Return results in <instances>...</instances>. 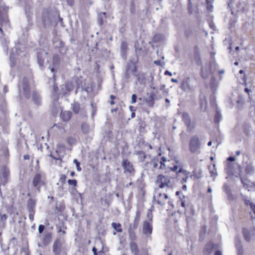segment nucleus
<instances>
[{
    "label": "nucleus",
    "mask_w": 255,
    "mask_h": 255,
    "mask_svg": "<svg viewBox=\"0 0 255 255\" xmlns=\"http://www.w3.org/2000/svg\"><path fill=\"white\" fill-rule=\"evenodd\" d=\"M134 230L133 229L132 226L129 227L128 233L130 242H135L136 239V236L134 231Z\"/></svg>",
    "instance_id": "20"
},
{
    "label": "nucleus",
    "mask_w": 255,
    "mask_h": 255,
    "mask_svg": "<svg viewBox=\"0 0 255 255\" xmlns=\"http://www.w3.org/2000/svg\"><path fill=\"white\" fill-rule=\"evenodd\" d=\"M211 72H212V71L210 68H209L207 71H206V69L204 70L203 68L201 69L202 77L204 79L207 78L208 76V73Z\"/></svg>",
    "instance_id": "32"
},
{
    "label": "nucleus",
    "mask_w": 255,
    "mask_h": 255,
    "mask_svg": "<svg viewBox=\"0 0 255 255\" xmlns=\"http://www.w3.org/2000/svg\"><path fill=\"white\" fill-rule=\"evenodd\" d=\"M128 44L126 42H122L121 45V49L122 54H125L127 50Z\"/></svg>",
    "instance_id": "33"
},
{
    "label": "nucleus",
    "mask_w": 255,
    "mask_h": 255,
    "mask_svg": "<svg viewBox=\"0 0 255 255\" xmlns=\"http://www.w3.org/2000/svg\"><path fill=\"white\" fill-rule=\"evenodd\" d=\"M122 166L125 170V172L130 173L133 170L132 164L127 159L123 160Z\"/></svg>",
    "instance_id": "14"
},
{
    "label": "nucleus",
    "mask_w": 255,
    "mask_h": 255,
    "mask_svg": "<svg viewBox=\"0 0 255 255\" xmlns=\"http://www.w3.org/2000/svg\"><path fill=\"white\" fill-rule=\"evenodd\" d=\"M147 217L149 219V220L151 222L152 219V214L151 213V211L149 209L147 213Z\"/></svg>",
    "instance_id": "50"
},
{
    "label": "nucleus",
    "mask_w": 255,
    "mask_h": 255,
    "mask_svg": "<svg viewBox=\"0 0 255 255\" xmlns=\"http://www.w3.org/2000/svg\"><path fill=\"white\" fill-rule=\"evenodd\" d=\"M126 70L127 72H130L131 73H134L136 70V66L133 64H127V66L126 67Z\"/></svg>",
    "instance_id": "28"
},
{
    "label": "nucleus",
    "mask_w": 255,
    "mask_h": 255,
    "mask_svg": "<svg viewBox=\"0 0 255 255\" xmlns=\"http://www.w3.org/2000/svg\"><path fill=\"white\" fill-rule=\"evenodd\" d=\"M189 148L190 151L193 153H199L200 152V144L197 136L194 135L191 137L189 144Z\"/></svg>",
    "instance_id": "4"
},
{
    "label": "nucleus",
    "mask_w": 255,
    "mask_h": 255,
    "mask_svg": "<svg viewBox=\"0 0 255 255\" xmlns=\"http://www.w3.org/2000/svg\"><path fill=\"white\" fill-rule=\"evenodd\" d=\"M227 160L230 161H234L235 160V157L233 156H229L227 158Z\"/></svg>",
    "instance_id": "60"
},
{
    "label": "nucleus",
    "mask_w": 255,
    "mask_h": 255,
    "mask_svg": "<svg viewBox=\"0 0 255 255\" xmlns=\"http://www.w3.org/2000/svg\"><path fill=\"white\" fill-rule=\"evenodd\" d=\"M45 226L43 225H40L38 227V232L41 234L44 230Z\"/></svg>",
    "instance_id": "51"
},
{
    "label": "nucleus",
    "mask_w": 255,
    "mask_h": 255,
    "mask_svg": "<svg viewBox=\"0 0 255 255\" xmlns=\"http://www.w3.org/2000/svg\"><path fill=\"white\" fill-rule=\"evenodd\" d=\"M42 245L44 247L47 246L51 242L52 235L51 233L45 232L43 236L39 235Z\"/></svg>",
    "instance_id": "8"
},
{
    "label": "nucleus",
    "mask_w": 255,
    "mask_h": 255,
    "mask_svg": "<svg viewBox=\"0 0 255 255\" xmlns=\"http://www.w3.org/2000/svg\"><path fill=\"white\" fill-rule=\"evenodd\" d=\"M243 199L244 201H245V203L246 205L250 208L251 210L253 212V213L255 214V205L253 203V202L248 198V197L246 196H244L243 197Z\"/></svg>",
    "instance_id": "15"
},
{
    "label": "nucleus",
    "mask_w": 255,
    "mask_h": 255,
    "mask_svg": "<svg viewBox=\"0 0 255 255\" xmlns=\"http://www.w3.org/2000/svg\"><path fill=\"white\" fill-rule=\"evenodd\" d=\"M47 52L43 50L37 53V62L39 67L41 69L44 67V60L47 57Z\"/></svg>",
    "instance_id": "10"
},
{
    "label": "nucleus",
    "mask_w": 255,
    "mask_h": 255,
    "mask_svg": "<svg viewBox=\"0 0 255 255\" xmlns=\"http://www.w3.org/2000/svg\"><path fill=\"white\" fill-rule=\"evenodd\" d=\"M66 180V176L64 174H61L59 181L61 182L62 184H64L65 183Z\"/></svg>",
    "instance_id": "48"
},
{
    "label": "nucleus",
    "mask_w": 255,
    "mask_h": 255,
    "mask_svg": "<svg viewBox=\"0 0 255 255\" xmlns=\"http://www.w3.org/2000/svg\"><path fill=\"white\" fill-rule=\"evenodd\" d=\"M250 114L252 117L255 116V104L254 102H253L250 107Z\"/></svg>",
    "instance_id": "37"
},
{
    "label": "nucleus",
    "mask_w": 255,
    "mask_h": 255,
    "mask_svg": "<svg viewBox=\"0 0 255 255\" xmlns=\"http://www.w3.org/2000/svg\"><path fill=\"white\" fill-rule=\"evenodd\" d=\"M137 99V96L135 94H132L131 96V100L130 101V103L131 104H134L136 102Z\"/></svg>",
    "instance_id": "52"
},
{
    "label": "nucleus",
    "mask_w": 255,
    "mask_h": 255,
    "mask_svg": "<svg viewBox=\"0 0 255 255\" xmlns=\"http://www.w3.org/2000/svg\"><path fill=\"white\" fill-rule=\"evenodd\" d=\"M72 113L69 111H64L61 112L60 116L64 122L68 121L71 118Z\"/></svg>",
    "instance_id": "19"
},
{
    "label": "nucleus",
    "mask_w": 255,
    "mask_h": 255,
    "mask_svg": "<svg viewBox=\"0 0 255 255\" xmlns=\"http://www.w3.org/2000/svg\"><path fill=\"white\" fill-rule=\"evenodd\" d=\"M245 171L247 175H251L255 172V167L252 162L248 163L245 167Z\"/></svg>",
    "instance_id": "17"
},
{
    "label": "nucleus",
    "mask_w": 255,
    "mask_h": 255,
    "mask_svg": "<svg viewBox=\"0 0 255 255\" xmlns=\"http://www.w3.org/2000/svg\"><path fill=\"white\" fill-rule=\"evenodd\" d=\"M135 51L136 54V56H139L141 54V51H142V49L141 47H138L136 46V45H135Z\"/></svg>",
    "instance_id": "42"
},
{
    "label": "nucleus",
    "mask_w": 255,
    "mask_h": 255,
    "mask_svg": "<svg viewBox=\"0 0 255 255\" xmlns=\"http://www.w3.org/2000/svg\"><path fill=\"white\" fill-rule=\"evenodd\" d=\"M67 3L70 6H72L74 3V0H66Z\"/></svg>",
    "instance_id": "59"
},
{
    "label": "nucleus",
    "mask_w": 255,
    "mask_h": 255,
    "mask_svg": "<svg viewBox=\"0 0 255 255\" xmlns=\"http://www.w3.org/2000/svg\"><path fill=\"white\" fill-rule=\"evenodd\" d=\"M255 232V231L253 229L244 228L243 229V235L245 240L247 242H250L251 239L254 237Z\"/></svg>",
    "instance_id": "11"
},
{
    "label": "nucleus",
    "mask_w": 255,
    "mask_h": 255,
    "mask_svg": "<svg viewBox=\"0 0 255 255\" xmlns=\"http://www.w3.org/2000/svg\"><path fill=\"white\" fill-rule=\"evenodd\" d=\"M166 157H162L161 158V159L159 161L160 164V168H161V169L163 168V166H164V165H165L164 162H166Z\"/></svg>",
    "instance_id": "45"
},
{
    "label": "nucleus",
    "mask_w": 255,
    "mask_h": 255,
    "mask_svg": "<svg viewBox=\"0 0 255 255\" xmlns=\"http://www.w3.org/2000/svg\"><path fill=\"white\" fill-rule=\"evenodd\" d=\"M182 119L185 124L187 126L188 128H189V126L191 124V121L190 119L189 115L187 113H184L182 115Z\"/></svg>",
    "instance_id": "23"
},
{
    "label": "nucleus",
    "mask_w": 255,
    "mask_h": 255,
    "mask_svg": "<svg viewBox=\"0 0 255 255\" xmlns=\"http://www.w3.org/2000/svg\"><path fill=\"white\" fill-rule=\"evenodd\" d=\"M73 162L76 164L77 170L78 171H80L81 170V168L80 166V162L77 160V159H74Z\"/></svg>",
    "instance_id": "47"
},
{
    "label": "nucleus",
    "mask_w": 255,
    "mask_h": 255,
    "mask_svg": "<svg viewBox=\"0 0 255 255\" xmlns=\"http://www.w3.org/2000/svg\"><path fill=\"white\" fill-rule=\"evenodd\" d=\"M92 251H93L94 255H98V254L97 253V249L95 247L93 248Z\"/></svg>",
    "instance_id": "62"
},
{
    "label": "nucleus",
    "mask_w": 255,
    "mask_h": 255,
    "mask_svg": "<svg viewBox=\"0 0 255 255\" xmlns=\"http://www.w3.org/2000/svg\"><path fill=\"white\" fill-rule=\"evenodd\" d=\"M152 231V227L151 223L149 222L145 221L142 225V233L146 236L151 235Z\"/></svg>",
    "instance_id": "9"
},
{
    "label": "nucleus",
    "mask_w": 255,
    "mask_h": 255,
    "mask_svg": "<svg viewBox=\"0 0 255 255\" xmlns=\"http://www.w3.org/2000/svg\"><path fill=\"white\" fill-rule=\"evenodd\" d=\"M112 226L118 232L121 233L122 232V229L121 228V224H120V223L117 224L116 223H112Z\"/></svg>",
    "instance_id": "30"
},
{
    "label": "nucleus",
    "mask_w": 255,
    "mask_h": 255,
    "mask_svg": "<svg viewBox=\"0 0 255 255\" xmlns=\"http://www.w3.org/2000/svg\"><path fill=\"white\" fill-rule=\"evenodd\" d=\"M7 219V216L5 214H3L1 216V221H5Z\"/></svg>",
    "instance_id": "57"
},
{
    "label": "nucleus",
    "mask_w": 255,
    "mask_h": 255,
    "mask_svg": "<svg viewBox=\"0 0 255 255\" xmlns=\"http://www.w3.org/2000/svg\"><path fill=\"white\" fill-rule=\"evenodd\" d=\"M64 87L68 92L71 91L73 89V86L71 82L66 83Z\"/></svg>",
    "instance_id": "36"
},
{
    "label": "nucleus",
    "mask_w": 255,
    "mask_h": 255,
    "mask_svg": "<svg viewBox=\"0 0 255 255\" xmlns=\"http://www.w3.org/2000/svg\"><path fill=\"white\" fill-rule=\"evenodd\" d=\"M81 128H82V130L84 134L88 133L92 130V128L86 123H83L82 125Z\"/></svg>",
    "instance_id": "25"
},
{
    "label": "nucleus",
    "mask_w": 255,
    "mask_h": 255,
    "mask_svg": "<svg viewBox=\"0 0 255 255\" xmlns=\"http://www.w3.org/2000/svg\"><path fill=\"white\" fill-rule=\"evenodd\" d=\"M191 33H192V31L190 30H187L185 31V36L187 37V38H189L191 34Z\"/></svg>",
    "instance_id": "55"
},
{
    "label": "nucleus",
    "mask_w": 255,
    "mask_h": 255,
    "mask_svg": "<svg viewBox=\"0 0 255 255\" xmlns=\"http://www.w3.org/2000/svg\"><path fill=\"white\" fill-rule=\"evenodd\" d=\"M140 218V212L139 210H137L135 212V216L134 219L133 224H130L129 226H132L133 229H136L139 225Z\"/></svg>",
    "instance_id": "16"
},
{
    "label": "nucleus",
    "mask_w": 255,
    "mask_h": 255,
    "mask_svg": "<svg viewBox=\"0 0 255 255\" xmlns=\"http://www.w3.org/2000/svg\"><path fill=\"white\" fill-rule=\"evenodd\" d=\"M210 173L211 174V176L215 179V177L217 175V172L216 169H214L213 170H210Z\"/></svg>",
    "instance_id": "46"
},
{
    "label": "nucleus",
    "mask_w": 255,
    "mask_h": 255,
    "mask_svg": "<svg viewBox=\"0 0 255 255\" xmlns=\"http://www.w3.org/2000/svg\"><path fill=\"white\" fill-rule=\"evenodd\" d=\"M181 88L183 89L184 91L190 90V86L189 85L187 80L183 81L181 86Z\"/></svg>",
    "instance_id": "29"
},
{
    "label": "nucleus",
    "mask_w": 255,
    "mask_h": 255,
    "mask_svg": "<svg viewBox=\"0 0 255 255\" xmlns=\"http://www.w3.org/2000/svg\"><path fill=\"white\" fill-rule=\"evenodd\" d=\"M80 110V105L78 104H74L73 106V111L76 113L78 114Z\"/></svg>",
    "instance_id": "40"
},
{
    "label": "nucleus",
    "mask_w": 255,
    "mask_h": 255,
    "mask_svg": "<svg viewBox=\"0 0 255 255\" xmlns=\"http://www.w3.org/2000/svg\"><path fill=\"white\" fill-rule=\"evenodd\" d=\"M237 103L239 108H242L245 104V101L242 98H239Z\"/></svg>",
    "instance_id": "39"
},
{
    "label": "nucleus",
    "mask_w": 255,
    "mask_h": 255,
    "mask_svg": "<svg viewBox=\"0 0 255 255\" xmlns=\"http://www.w3.org/2000/svg\"><path fill=\"white\" fill-rule=\"evenodd\" d=\"M35 212H29V219L30 220V221L32 222L34 220V216Z\"/></svg>",
    "instance_id": "53"
},
{
    "label": "nucleus",
    "mask_w": 255,
    "mask_h": 255,
    "mask_svg": "<svg viewBox=\"0 0 255 255\" xmlns=\"http://www.w3.org/2000/svg\"><path fill=\"white\" fill-rule=\"evenodd\" d=\"M215 255H222V254L220 251L218 250L215 253Z\"/></svg>",
    "instance_id": "64"
},
{
    "label": "nucleus",
    "mask_w": 255,
    "mask_h": 255,
    "mask_svg": "<svg viewBox=\"0 0 255 255\" xmlns=\"http://www.w3.org/2000/svg\"><path fill=\"white\" fill-rule=\"evenodd\" d=\"M130 249L132 253H134L135 255L138 254V248L137 244L135 242H130Z\"/></svg>",
    "instance_id": "22"
},
{
    "label": "nucleus",
    "mask_w": 255,
    "mask_h": 255,
    "mask_svg": "<svg viewBox=\"0 0 255 255\" xmlns=\"http://www.w3.org/2000/svg\"><path fill=\"white\" fill-rule=\"evenodd\" d=\"M196 62L197 63L199 64V65H201V57H200V56L199 54H198L196 56Z\"/></svg>",
    "instance_id": "54"
},
{
    "label": "nucleus",
    "mask_w": 255,
    "mask_h": 255,
    "mask_svg": "<svg viewBox=\"0 0 255 255\" xmlns=\"http://www.w3.org/2000/svg\"><path fill=\"white\" fill-rule=\"evenodd\" d=\"M9 174V169L5 166H2L0 170V185H4L6 183Z\"/></svg>",
    "instance_id": "7"
},
{
    "label": "nucleus",
    "mask_w": 255,
    "mask_h": 255,
    "mask_svg": "<svg viewBox=\"0 0 255 255\" xmlns=\"http://www.w3.org/2000/svg\"><path fill=\"white\" fill-rule=\"evenodd\" d=\"M36 200L30 198L27 202L26 208L28 212H35Z\"/></svg>",
    "instance_id": "13"
},
{
    "label": "nucleus",
    "mask_w": 255,
    "mask_h": 255,
    "mask_svg": "<svg viewBox=\"0 0 255 255\" xmlns=\"http://www.w3.org/2000/svg\"><path fill=\"white\" fill-rule=\"evenodd\" d=\"M235 245L238 255H243L244 251L241 244V241L237 238H236V240L235 241Z\"/></svg>",
    "instance_id": "18"
},
{
    "label": "nucleus",
    "mask_w": 255,
    "mask_h": 255,
    "mask_svg": "<svg viewBox=\"0 0 255 255\" xmlns=\"http://www.w3.org/2000/svg\"><path fill=\"white\" fill-rule=\"evenodd\" d=\"M221 120L222 115L219 111H217L214 117V122L216 123H219Z\"/></svg>",
    "instance_id": "31"
},
{
    "label": "nucleus",
    "mask_w": 255,
    "mask_h": 255,
    "mask_svg": "<svg viewBox=\"0 0 255 255\" xmlns=\"http://www.w3.org/2000/svg\"><path fill=\"white\" fill-rule=\"evenodd\" d=\"M214 0H206L207 4V9L209 11H212L213 9L212 3Z\"/></svg>",
    "instance_id": "35"
},
{
    "label": "nucleus",
    "mask_w": 255,
    "mask_h": 255,
    "mask_svg": "<svg viewBox=\"0 0 255 255\" xmlns=\"http://www.w3.org/2000/svg\"><path fill=\"white\" fill-rule=\"evenodd\" d=\"M58 12L55 7L45 8L43 11L42 20L45 26L57 24V17Z\"/></svg>",
    "instance_id": "1"
},
{
    "label": "nucleus",
    "mask_w": 255,
    "mask_h": 255,
    "mask_svg": "<svg viewBox=\"0 0 255 255\" xmlns=\"http://www.w3.org/2000/svg\"><path fill=\"white\" fill-rule=\"evenodd\" d=\"M65 242L64 240L57 239L52 245V252L54 255H60L64 250Z\"/></svg>",
    "instance_id": "5"
},
{
    "label": "nucleus",
    "mask_w": 255,
    "mask_h": 255,
    "mask_svg": "<svg viewBox=\"0 0 255 255\" xmlns=\"http://www.w3.org/2000/svg\"><path fill=\"white\" fill-rule=\"evenodd\" d=\"M161 36L160 34H156L153 37V40L155 42H158L160 40Z\"/></svg>",
    "instance_id": "49"
},
{
    "label": "nucleus",
    "mask_w": 255,
    "mask_h": 255,
    "mask_svg": "<svg viewBox=\"0 0 255 255\" xmlns=\"http://www.w3.org/2000/svg\"><path fill=\"white\" fill-rule=\"evenodd\" d=\"M10 66L11 67L13 66L15 64V57L13 55V53L10 54Z\"/></svg>",
    "instance_id": "43"
},
{
    "label": "nucleus",
    "mask_w": 255,
    "mask_h": 255,
    "mask_svg": "<svg viewBox=\"0 0 255 255\" xmlns=\"http://www.w3.org/2000/svg\"><path fill=\"white\" fill-rule=\"evenodd\" d=\"M156 185L160 188H164L165 187L171 188L172 184L169 178L162 175H159L156 177Z\"/></svg>",
    "instance_id": "2"
},
{
    "label": "nucleus",
    "mask_w": 255,
    "mask_h": 255,
    "mask_svg": "<svg viewBox=\"0 0 255 255\" xmlns=\"http://www.w3.org/2000/svg\"><path fill=\"white\" fill-rule=\"evenodd\" d=\"M164 74L165 75H169V76H172V74L171 72H170V71H168V70H166L165 72H164Z\"/></svg>",
    "instance_id": "61"
},
{
    "label": "nucleus",
    "mask_w": 255,
    "mask_h": 255,
    "mask_svg": "<svg viewBox=\"0 0 255 255\" xmlns=\"http://www.w3.org/2000/svg\"><path fill=\"white\" fill-rule=\"evenodd\" d=\"M19 92L20 95L23 94L24 97L28 99L30 97V88L28 84V80L26 78L24 77L21 83L18 86Z\"/></svg>",
    "instance_id": "3"
},
{
    "label": "nucleus",
    "mask_w": 255,
    "mask_h": 255,
    "mask_svg": "<svg viewBox=\"0 0 255 255\" xmlns=\"http://www.w3.org/2000/svg\"><path fill=\"white\" fill-rule=\"evenodd\" d=\"M180 201H181V205L182 206V207H184V208H185L186 207V203H185V201L183 199V198H181V197H180Z\"/></svg>",
    "instance_id": "56"
},
{
    "label": "nucleus",
    "mask_w": 255,
    "mask_h": 255,
    "mask_svg": "<svg viewBox=\"0 0 255 255\" xmlns=\"http://www.w3.org/2000/svg\"><path fill=\"white\" fill-rule=\"evenodd\" d=\"M156 202L157 204H158L159 205H163L165 204V202L164 201L163 194L162 193H160L158 194V195L157 197L156 200Z\"/></svg>",
    "instance_id": "27"
},
{
    "label": "nucleus",
    "mask_w": 255,
    "mask_h": 255,
    "mask_svg": "<svg viewBox=\"0 0 255 255\" xmlns=\"http://www.w3.org/2000/svg\"><path fill=\"white\" fill-rule=\"evenodd\" d=\"M32 99L35 103V104L37 105H40L41 103V98L39 95L33 92L32 94Z\"/></svg>",
    "instance_id": "26"
},
{
    "label": "nucleus",
    "mask_w": 255,
    "mask_h": 255,
    "mask_svg": "<svg viewBox=\"0 0 255 255\" xmlns=\"http://www.w3.org/2000/svg\"><path fill=\"white\" fill-rule=\"evenodd\" d=\"M154 97L155 94L152 92L150 94L149 97L146 99V103L148 106L150 107L153 106L154 104Z\"/></svg>",
    "instance_id": "21"
},
{
    "label": "nucleus",
    "mask_w": 255,
    "mask_h": 255,
    "mask_svg": "<svg viewBox=\"0 0 255 255\" xmlns=\"http://www.w3.org/2000/svg\"><path fill=\"white\" fill-rule=\"evenodd\" d=\"M59 61L60 59L59 56L57 54L54 55L52 59L53 66L52 67H49L51 72L52 73H54L56 71V69L58 68Z\"/></svg>",
    "instance_id": "12"
},
{
    "label": "nucleus",
    "mask_w": 255,
    "mask_h": 255,
    "mask_svg": "<svg viewBox=\"0 0 255 255\" xmlns=\"http://www.w3.org/2000/svg\"><path fill=\"white\" fill-rule=\"evenodd\" d=\"M106 12L101 13L99 15V22L100 24H103V17L106 18Z\"/></svg>",
    "instance_id": "41"
},
{
    "label": "nucleus",
    "mask_w": 255,
    "mask_h": 255,
    "mask_svg": "<svg viewBox=\"0 0 255 255\" xmlns=\"http://www.w3.org/2000/svg\"><path fill=\"white\" fill-rule=\"evenodd\" d=\"M68 183L69 185H73L75 187L77 186V181L76 179H69Z\"/></svg>",
    "instance_id": "44"
},
{
    "label": "nucleus",
    "mask_w": 255,
    "mask_h": 255,
    "mask_svg": "<svg viewBox=\"0 0 255 255\" xmlns=\"http://www.w3.org/2000/svg\"><path fill=\"white\" fill-rule=\"evenodd\" d=\"M159 163H160V162L157 159H153L150 163V164L153 166V168H156L158 166Z\"/></svg>",
    "instance_id": "34"
},
{
    "label": "nucleus",
    "mask_w": 255,
    "mask_h": 255,
    "mask_svg": "<svg viewBox=\"0 0 255 255\" xmlns=\"http://www.w3.org/2000/svg\"><path fill=\"white\" fill-rule=\"evenodd\" d=\"M171 170L173 171H176L178 169V166L177 165H174L173 167L170 168Z\"/></svg>",
    "instance_id": "58"
},
{
    "label": "nucleus",
    "mask_w": 255,
    "mask_h": 255,
    "mask_svg": "<svg viewBox=\"0 0 255 255\" xmlns=\"http://www.w3.org/2000/svg\"><path fill=\"white\" fill-rule=\"evenodd\" d=\"M240 179L242 183L243 184V187L246 189H248L249 191V188L251 187V182L248 181L247 179H244L243 177H241Z\"/></svg>",
    "instance_id": "24"
},
{
    "label": "nucleus",
    "mask_w": 255,
    "mask_h": 255,
    "mask_svg": "<svg viewBox=\"0 0 255 255\" xmlns=\"http://www.w3.org/2000/svg\"><path fill=\"white\" fill-rule=\"evenodd\" d=\"M44 184V177L40 173L35 174L32 180V185L40 191V188Z\"/></svg>",
    "instance_id": "6"
},
{
    "label": "nucleus",
    "mask_w": 255,
    "mask_h": 255,
    "mask_svg": "<svg viewBox=\"0 0 255 255\" xmlns=\"http://www.w3.org/2000/svg\"><path fill=\"white\" fill-rule=\"evenodd\" d=\"M104 201L105 204L106 205L107 207H108L109 206V203L107 199H105L104 200Z\"/></svg>",
    "instance_id": "63"
},
{
    "label": "nucleus",
    "mask_w": 255,
    "mask_h": 255,
    "mask_svg": "<svg viewBox=\"0 0 255 255\" xmlns=\"http://www.w3.org/2000/svg\"><path fill=\"white\" fill-rule=\"evenodd\" d=\"M8 155V151L6 149H0V156L7 157Z\"/></svg>",
    "instance_id": "38"
}]
</instances>
